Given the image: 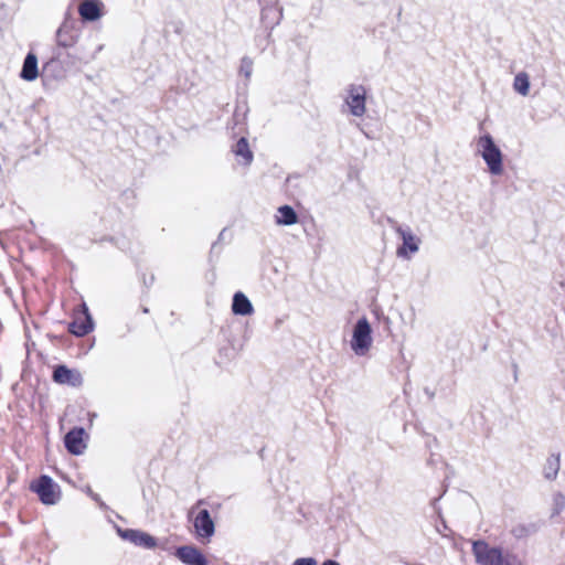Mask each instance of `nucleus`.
<instances>
[{"mask_svg": "<svg viewBox=\"0 0 565 565\" xmlns=\"http://www.w3.org/2000/svg\"><path fill=\"white\" fill-rule=\"evenodd\" d=\"M205 503L204 499H200L189 511V519L193 523L195 536L203 543L210 542L215 532V524L210 512L206 509H201Z\"/></svg>", "mask_w": 565, "mask_h": 565, "instance_id": "nucleus-1", "label": "nucleus"}, {"mask_svg": "<svg viewBox=\"0 0 565 565\" xmlns=\"http://www.w3.org/2000/svg\"><path fill=\"white\" fill-rule=\"evenodd\" d=\"M30 490L38 494L45 505L56 504L61 499L60 486L47 475H42L30 483Z\"/></svg>", "mask_w": 565, "mask_h": 565, "instance_id": "nucleus-2", "label": "nucleus"}, {"mask_svg": "<svg viewBox=\"0 0 565 565\" xmlns=\"http://www.w3.org/2000/svg\"><path fill=\"white\" fill-rule=\"evenodd\" d=\"M478 146L490 172L493 174H500L502 172V154L500 149L494 145L491 136L486 135L480 137Z\"/></svg>", "mask_w": 565, "mask_h": 565, "instance_id": "nucleus-3", "label": "nucleus"}, {"mask_svg": "<svg viewBox=\"0 0 565 565\" xmlns=\"http://www.w3.org/2000/svg\"><path fill=\"white\" fill-rule=\"evenodd\" d=\"M372 330L365 317L358 320L351 340L352 350L359 354L364 355L372 345Z\"/></svg>", "mask_w": 565, "mask_h": 565, "instance_id": "nucleus-4", "label": "nucleus"}, {"mask_svg": "<svg viewBox=\"0 0 565 565\" xmlns=\"http://www.w3.org/2000/svg\"><path fill=\"white\" fill-rule=\"evenodd\" d=\"M472 553L476 562L481 565H510L504 562L502 552L498 547H491L484 541H476L472 543Z\"/></svg>", "mask_w": 565, "mask_h": 565, "instance_id": "nucleus-5", "label": "nucleus"}, {"mask_svg": "<svg viewBox=\"0 0 565 565\" xmlns=\"http://www.w3.org/2000/svg\"><path fill=\"white\" fill-rule=\"evenodd\" d=\"M94 328L92 317L86 303H82L74 309L73 319L68 324V332L76 337L88 334Z\"/></svg>", "mask_w": 565, "mask_h": 565, "instance_id": "nucleus-6", "label": "nucleus"}, {"mask_svg": "<svg viewBox=\"0 0 565 565\" xmlns=\"http://www.w3.org/2000/svg\"><path fill=\"white\" fill-rule=\"evenodd\" d=\"M366 90L362 85H351L349 95L345 99L350 108V113L356 117H362L365 114Z\"/></svg>", "mask_w": 565, "mask_h": 565, "instance_id": "nucleus-7", "label": "nucleus"}, {"mask_svg": "<svg viewBox=\"0 0 565 565\" xmlns=\"http://www.w3.org/2000/svg\"><path fill=\"white\" fill-rule=\"evenodd\" d=\"M394 228L403 241L402 246L397 248V256L408 258L411 254L418 250L420 239L409 228H404L399 225H396Z\"/></svg>", "mask_w": 565, "mask_h": 565, "instance_id": "nucleus-8", "label": "nucleus"}, {"mask_svg": "<svg viewBox=\"0 0 565 565\" xmlns=\"http://www.w3.org/2000/svg\"><path fill=\"white\" fill-rule=\"evenodd\" d=\"M52 379L61 385L78 387L83 384V376L79 371L70 369L66 365H57L53 370Z\"/></svg>", "mask_w": 565, "mask_h": 565, "instance_id": "nucleus-9", "label": "nucleus"}, {"mask_svg": "<svg viewBox=\"0 0 565 565\" xmlns=\"http://www.w3.org/2000/svg\"><path fill=\"white\" fill-rule=\"evenodd\" d=\"M174 555L185 565H207L205 556L193 545L178 547Z\"/></svg>", "mask_w": 565, "mask_h": 565, "instance_id": "nucleus-10", "label": "nucleus"}, {"mask_svg": "<svg viewBox=\"0 0 565 565\" xmlns=\"http://www.w3.org/2000/svg\"><path fill=\"white\" fill-rule=\"evenodd\" d=\"M121 537L143 548L152 550L157 546V540L147 532L140 530L127 529L122 531Z\"/></svg>", "mask_w": 565, "mask_h": 565, "instance_id": "nucleus-11", "label": "nucleus"}, {"mask_svg": "<svg viewBox=\"0 0 565 565\" xmlns=\"http://www.w3.org/2000/svg\"><path fill=\"white\" fill-rule=\"evenodd\" d=\"M85 430L81 427H75L71 429L64 438L65 447L67 451L72 455H81L84 452L86 448V443L84 440Z\"/></svg>", "mask_w": 565, "mask_h": 565, "instance_id": "nucleus-12", "label": "nucleus"}, {"mask_svg": "<svg viewBox=\"0 0 565 565\" xmlns=\"http://www.w3.org/2000/svg\"><path fill=\"white\" fill-rule=\"evenodd\" d=\"M104 3L100 0H83L78 14L83 21H96L103 15Z\"/></svg>", "mask_w": 565, "mask_h": 565, "instance_id": "nucleus-13", "label": "nucleus"}, {"mask_svg": "<svg viewBox=\"0 0 565 565\" xmlns=\"http://www.w3.org/2000/svg\"><path fill=\"white\" fill-rule=\"evenodd\" d=\"M20 76L22 79L28 82H32L38 78V57L34 53L30 52L25 56Z\"/></svg>", "mask_w": 565, "mask_h": 565, "instance_id": "nucleus-14", "label": "nucleus"}, {"mask_svg": "<svg viewBox=\"0 0 565 565\" xmlns=\"http://www.w3.org/2000/svg\"><path fill=\"white\" fill-rule=\"evenodd\" d=\"M232 311L239 316H249L254 312V308L249 299L241 291L233 297Z\"/></svg>", "mask_w": 565, "mask_h": 565, "instance_id": "nucleus-15", "label": "nucleus"}, {"mask_svg": "<svg viewBox=\"0 0 565 565\" xmlns=\"http://www.w3.org/2000/svg\"><path fill=\"white\" fill-rule=\"evenodd\" d=\"M233 153L245 166L250 164L254 158L249 143L244 137L237 140L233 147Z\"/></svg>", "mask_w": 565, "mask_h": 565, "instance_id": "nucleus-16", "label": "nucleus"}, {"mask_svg": "<svg viewBox=\"0 0 565 565\" xmlns=\"http://www.w3.org/2000/svg\"><path fill=\"white\" fill-rule=\"evenodd\" d=\"M77 41V36L74 34L71 26L63 24L56 32V42L58 46L71 47Z\"/></svg>", "mask_w": 565, "mask_h": 565, "instance_id": "nucleus-17", "label": "nucleus"}, {"mask_svg": "<svg viewBox=\"0 0 565 565\" xmlns=\"http://www.w3.org/2000/svg\"><path fill=\"white\" fill-rule=\"evenodd\" d=\"M276 215V223L280 225H294L298 222V215L295 210L289 205L278 207Z\"/></svg>", "mask_w": 565, "mask_h": 565, "instance_id": "nucleus-18", "label": "nucleus"}, {"mask_svg": "<svg viewBox=\"0 0 565 565\" xmlns=\"http://www.w3.org/2000/svg\"><path fill=\"white\" fill-rule=\"evenodd\" d=\"M513 88L522 96H526L529 94L530 79H529V75L525 72H521L515 75L514 82H513Z\"/></svg>", "mask_w": 565, "mask_h": 565, "instance_id": "nucleus-19", "label": "nucleus"}, {"mask_svg": "<svg viewBox=\"0 0 565 565\" xmlns=\"http://www.w3.org/2000/svg\"><path fill=\"white\" fill-rule=\"evenodd\" d=\"M559 470V459L557 457H550L547 458L545 466H544V476L553 480L556 478Z\"/></svg>", "mask_w": 565, "mask_h": 565, "instance_id": "nucleus-20", "label": "nucleus"}, {"mask_svg": "<svg viewBox=\"0 0 565 565\" xmlns=\"http://www.w3.org/2000/svg\"><path fill=\"white\" fill-rule=\"evenodd\" d=\"M294 565H317V562L312 557L297 558Z\"/></svg>", "mask_w": 565, "mask_h": 565, "instance_id": "nucleus-21", "label": "nucleus"}, {"mask_svg": "<svg viewBox=\"0 0 565 565\" xmlns=\"http://www.w3.org/2000/svg\"><path fill=\"white\" fill-rule=\"evenodd\" d=\"M322 565H340V564L333 559H328V561L323 562Z\"/></svg>", "mask_w": 565, "mask_h": 565, "instance_id": "nucleus-22", "label": "nucleus"}]
</instances>
